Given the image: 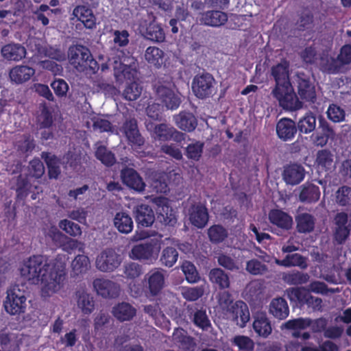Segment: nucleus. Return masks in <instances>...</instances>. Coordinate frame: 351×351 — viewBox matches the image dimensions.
Wrapping results in <instances>:
<instances>
[{
	"label": "nucleus",
	"instance_id": "nucleus-4",
	"mask_svg": "<svg viewBox=\"0 0 351 351\" xmlns=\"http://www.w3.org/2000/svg\"><path fill=\"white\" fill-rule=\"evenodd\" d=\"M192 90L199 99H206L216 93V81L209 73L196 75L192 82Z\"/></svg>",
	"mask_w": 351,
	"mask_h": 351
},
{
	"label": "nucleus",
	"instance_id": "nucleus-60",
	"mask_svg": "<svg viewBox=\"0 0 351 351\" xmlns=\"http://www.w3.org/2000/svg\"><path fill=\"white\" fill-rule=\"evenodd\" d=\"M335 201L339 206H345L351 202V187L343 186L335 193Z\"/></svg>",
	"mask_w": 351,
	"mask_h": 351
},
{
	"label": "nucleus",
	"instance_id": "nucleus-45",
	"mask_svg": "<svg viewBox=\"0 0 351 351\" xmlns=\"http://www.w3.org/2000/svg\"><path fill=\"white\" fill-rule=\"evenodd\" d=\"M142 86L136 81L128 83L123 90L122 96L128 101H136L141 95Z\"/></svg>",
	"mask_w": 351,
	"mask_h": 351
},
{
	"label": "nucleus",
	"instance_id": "nucleus-20",
	"mask_svg": "<svg viewBox=\"0 0 351 351\" xmlns=\"http://www.w3.org/2000/svg\"><path fill=\"white\" fill-rule=\"evenodd\" d=\"M176 125L181 130L191 132L197 125V120L194 114L189 111H181L173 117Z\"/></svg>",
	"mask_w": 351,
	"mask_h": 351
},
{
	"label": "nucleus",
	"instance_id": "nucleus-49",
	"mask_svg": "<svg viewBox=\"0 0 351 351\" xmlns=\"http://www.w3.org/2000/svg\"><path fill=\"white\" fill-rule=\"evenodd\" d=\"M178 256V252L175 247H167L162 251L160 261L162 265L171 267L177 262Z\"/></svg>",
	"mask_w": 351,
	"mask_h": 351
},
{
	"label": "nucleus",
	"instance_id": "nucleus-58",
	"mask_svg": "<svg viewBox=\"0 0 351 351\" xmlns=\"http://www.w3.org/2000/svg\"><path fill=\"white\" fill-rule=\"evenodd\" d=\"M343 72H346L351 64V45L343 46L337 56Z\"/></svg>",
	"mask_w": 351,
	"mask_h": 351
},
{
	"label": "nucleus",
	"instance_id": "nucleus-24",
	"mask_svg": "<svg viewBox=\"0 0 351 351\" xmlns=\"http://www.w3.org/2000/svg\"><path fill=\"white\" fill-rule=\"evenodd\" d=\"M189 212V219L193 225L198 228H202L207 224L208 213L206 208L203 204H193Z\"/></svg>",
	"mask_w": 351,
	"mask_h": 351
},
{
	"label": "nucleus",
	"instance_id": "nucleus-13",
	"mask_svg": "<svg viewBox=\"0 0 351 351\" xmlns=\"http://www.w3.org/2000/svg\"><path fill=\"white\" fill-rule=\"evenodd\" d=\"M271 75L276 83L273 89H284L291 86L289 78V63L287 60H282L273 66L271 69Z\"/></svg>",
	"mask_w": 351,
	"mask_h": 351
},
{
	"label": "nucleus",
	"instance_id": "nucleus-17",
	"mask_svg": "<svg viewBox=\"0 0 351 351\" xmlns=\"http://www.w3.org/2000/svg\"><path fill=\"white\" fill-rule=\"evenodd\" d=\"M306 171L304 167L296 163L284 167L282 178L287 184L297 185L304 178Z\"/></svg>",
	"mask_w": 351,
	"mask_h": 351
},
{
	"label": "nucleus",
	"instance_id": "nucleus-57",
	"mask_svg": "<svg viewBox=\"0 0 351 351\" xmlns=\"http://www.w3.org/2000/svg\"><path fill=\"white\" fill-rule=\"evenodd\" d=\"M181 269L186 280L189 283H195L199 280L200 277L196 267L191 262L188 261H184L181 265Z\"/></svg>",
	"mask_w": 351,
	"mask_h": 351
},
{
	"label": "nucleus",
	"instance_id": "nucleus-28",
	"mask_svg": "<svg viewBox=\"0 0 351 351\" xmlns=\"http://www.w3.org/2000/svg\"><path fill=\"white\" fill-rule=\"evenodd\" d=\"M253 328L261 337L267 338L272 331L271 322L265 313H257L254 316Z\"/></svg>",
	"mask_w": 351,
	"mask_h": 351
},
{
	"label": "nucleus",
	"instance_id": "nucleus-33",
	"mask_svg": "<svg viewBox=\"0 0 351 351\" xmlns=\"http://www.w3.org/2000/svg\"><path fill=\"white\" fill-rule=\"evenodd\" d=\"M12 188L16 190V197L19 199H25L31 187L26 175L20 174L11 180Z\"/></svg>",
	"mask_w": 351,
	"mask_h": 351
},
{
	"label": "nucleus",
	"instance_id": "nucleus-42",
	"mask_svg": "<svg viewBox=\"0 0 351 351\" xmlns=\"http://www.w3.org/2000/svg\"><path fill=\"white\" fill-rule=\"evenodd\" d=\"M145 38L150 40L153 42H162L165 40V34L164 30L159 24L155 21L151 22L144 32Z\"/></svg>",
	"mask_w": 351,
	"mask_h": 351
},
{
	"label": "nucleus",
	"instance_id": "nucleus-39",
	"mask_svg": "<svg viewBox=\"0 0 351 351\" xmlns=\"http://www.w3.org/2000/svg\"><path fill=\"white\" fill-rule=\"evenodd\" d=\"M297 230L300 233H309L313 231L315 218L309 213H300L295 217Z\"/></svg>",
	"mask_w": 351,
	"mask_h": 351
},
{
	"label": "nucleus",
	"instance_id": "nucleus-12",
	"mask_svg": "<svg viewBox=\"0 0 351 351\" xmlns=\"http://www.w3.org/2000/svg\"><path fill=\"white\" fill-rule=\"evenodd\" d=\"M156 243L147 242L133 246L130 252V258L140 261L152 262L156 259L158 253Z\"/></svg>",
	"mask_w": 351,
	"mask_h": 351
},
{
	"label": "nucleus",
	"instance_id": "nucleus-7",
	"mask_svg": "<svg viewBox=\"0 0 351 351\" xmlns=\"http://www.w3.org/2000/svg\"><path fill=\"white\" fill-rule=\"evenodd\" d=\"M156 101L165 106L167 109H177L181 102V97L176 94L171 89L160 83H156L154 86Z\"/></svg>",
	"mask_w": 351,
	"mask_h": 351
},
{
	"label": "nucleus",
	"instance_id": "nucleus-32",
	"mask_svg": "<svg viewBox=\"0 0 351 351\" xmlns=\"http://www.w3.org/2000/svg\"><path fill=\"white\" fill-rule=\"evenodd\" d=\"M114 317L120 322L130 321L136 315V310L128 302H121L115 305L112 311Z\"/></svg>",
	"mask_w": 351,
	"mask_h": 351
},
{
	"label": "nucleus",
	"instance_id": "nucleus-23",
	"mask_svg": "<svg viewBox=\"0 0 351 351\" xmlns=\"http://www.w3.org/2000/svg\"><path fill=\"white\" fill-rule=\"evenodd\" d=\"M134 215L138 224L144 227L152 225L155 216L152 208L147 204H141L133 209Z\"/></svg>",
	"mask_w": 351,
	"mask_h": 351
},
{
	"label": "nucleus",
	"instance_id": "nucleus-18",
	"mask_svg": "<svg viewBox=\"0 0 351 351\" xmlns=\"http://www.w3.org/2000/svg\"><path fill=\"white\" fill-rule=\"evenodd\" d=\"M317 66L322 72L328 74L343 73L337 58L329 54L328 51H322L319 55Z\"/></svg>",
	"mask_w": 351,
	"mask_h": 351
},
{
	"label": "nucleus",
	"instance_id": "nucleus-40",
	"mask_svg": "<svg viewBox=\"0 0 351 351\" xmlns=\"http://www.w3.org/2000/svg\"><path fill=\"white\" fill-rule=\"evenodd\" d=\"M307 258L300 254H287L282 260H276L278 265L286 267H299L301 269H306L308 267Z\"/></svg>",
	"mask_w": 351,
	"mask_h": 351
},
{
	"label": "nucleus",
	"instance_id": "nucleus-5",
	"mask_svg": "<svg viewBox=\"0 0 351 351\" xmlns=\"http://www.w3.org/2000/svg\"><path fill=\"white\" fill-rule=\"evenodd\" d=\"M122 261L121 255L115 250L106 248L97 256L95 267L101 272H112L121 265Z\"/></svg>",
	"mask_w": 351,
	"mask_h": 351
},
{
	"label": "nucleus",
	"instance_id": "nucleus-34",
	"mask_svg": "<svg viewBox=\"0 0 351 351\" xmlns=\"http://www.w3.org/2000/svg\"><path fill=\"white\" fill-rule=\"evenodd\" d=\"M95 156L97 160L107 167L112 166L116 158L114 154L109 150L101 142L98 141L94 145Z\"/></svg>",
	"mask_w": 351,
	"mask_h": 351
},
{
	"label": "nucleus",
	"instance_id": "nucleus-35",
	"mask_svg": "<svg viewBox=\"0 0 351 351\" xmlns=\"http://www.w3.org/2000/svg\"><path fill=\"white\" fill-rule=\"evenodd\" d=\"M300 189L299 199L302 202L312 203L319 199L320 191L317 186L306 183L302 185Z\"/></svg>",
	"mask_w": 351,
	"mask_h": 351
},
{
	"label": "nucleus",
	"instance_id": "nucleus-19",
	"mask_svg": "<svg viewBox=\"0 0 351 351\" xmlns=\"http://www.w3.org/2000/svg\"><path fill=\"white\" fill-rule=\"evenodd\" d=\"M75 300L77 306L85 315L90 314L95 309L93 297L84 289H79L75 293Z\"/></svg>",
	"mask_w": 351,
	"mask_h": 351
},
{
	"label": "nucleus",
	"instance_id": "nucleus-62",
	"mask_svg": "<svg viewBox=\"0 0 351 351\" xmlns=\"http://www.w3.org/2000/svg\"><path fill=\"white\" fill-rule=\"evenodd\" d=\"M297 28L300 31L309 29L313 27V16L309 10H304L301 14L297 23Z\"/></svg>",
	"mask_w": 351,
	"mask_h": 351
},
{
	"label": "nucleus",
	"instance_id": "nucleus-14",
	"mask_svg": "<svg viewBox=\"0 0 351 351\" xmlns=\"http://www.w3.org/2000/svg\"><path fill=\"white\" fill-rule=\"evenodd\" d=\"M226 315L241 328L245 327L250 318L247 305L241 300L235 302Z\"/></svg>",
	"mask_w": 351,
	"mask_h": 351
},
{
	"label": "nucleus",
	"instance_id": "nucleus-26",
	"mask_svg": "<svg viewBox=\"0 0 351 351\" xmlns=\"http://www.w3.org/2000/svg\"><path fill=\"white\" fill-rule=\"evenodd\" d=\"M2 56L12 61H20L26 56L25 48L19 43H10L3 46L1 49Z\"/></svg>",
	"mask_w": 351,
	"mask_h": 351
},
{
	"label": "nucleus",
	"instance_id": "nucleus-43",
	"mask_svg": "<svg viewBox=\"0 0 351 351\" xmlns=\"http://www.w3.org/2000/svg\"><path fill=\"white\" fill-rule=\"evenodd\" d=\"M114 76L118 82H123V80L136 81L138 78V66L114 68Z\"/></svg>",
	"mask_w": 351,
	"mask_h": 351
},
{
	"label": "nucleus",
	"instance_id": "nucleus-51",
	"mask_svg": "<svg viewBox=\"0 0 351 351\" xmlns=\"http://www.w3.org/2000/svg\"><path fill=\"white\" fill-rule=\"evenodd\" d=\"M204 143L201 141H196L187 145L185 148V155L187 158L195 161H198L203 153Z\"/></svg>",
	"mask_w": 351,
	"mask_h": 351
},
{
	"label": "nucleus",
	"instance_id": "nucleus-37",
	"mask_svg": "<svg viewBox=\"0 0 351 351\" xmlns=\"http://www.w3.org/2000/svg\"><path fill=\"white\" fill-rule=\"evenodd\" d=\"M114 227L119 232L128 234L132 231L133 221L128 213L124 211L117 213L113 219Z\"/></svg>",
	"mask_w": 351,
	"mask_h": 351
},
{
	"label": "nucleus",
	"instance_id": "nucleus-6",
	"mask_svg": "<svg viewBox=\"0 0 351 351\" xmlns=\"http://www.w3.org/2000/svg\"><path fill=\"white\" fill-rule=\"evenodd\" d=\"M271 94L286 110L295 111L302 108V102L298 99L292 85L284 89H272Z\"/></svg>",
	"mask_w": 351,
	"mask_h": 351
},
{
	"label": "nucleus",
	"instance_id": "nucleus-52",
	"mask_svg": "<svg viewBox=\"0 0 351 351\" xmlns=\"http://www.w3.org/2000/svg\"><path fill=\"white\" fill-rule=\"evenodd\" d=\"M53 118L50 110L43 105L40 109V113L37 117V125L39 128L49 129L53 124Z\"/></svg>",
	"mask_w": 351,
	"mask_h": 351
},
{
	"label": "nucleus",
	"instance_id": "nucleus-48",
	"mask_svg": "<svg viewBox=\"0 0 351 351\" xmlns=\"http://www.w3.org/2000/svg\"><path fill=\"white\" fill-rule=\"evenodd\" d=\"M210 241L213 243L223 242L228 235L227 230L221 225H213L208 230Z\"/></svg>",
	"mask_w": 351,
	"mask_h": 351
},
{
	"label": "nucleus",
	"instance_id": "nucleus-64",
	"mask_svg": "<svg viewBox=\"0 0 351 351\" xmlns=\"http://www.w3.org/2000/svg\"><path fill=\"white\" fill-rule=\"evenodd\" d=\"M204 291L202 287H186L182 288V295L188 301H195L203 295Z\"/></svg>",
	"mask_w": 351,
	"mask_h": 351
},
{
	"label": "nucleus",
	"instance_id": "nucleus-15",
	"mask_svg": "<svg viewBox=\"0 0 351 351\" xmlns=\"http://www.w3.org/2000/svg\"><path fill=\"white\" fill-rule=\"evenodd\" d=\"M93 287L97 293L104 298H117L120 292V285L108 279L97 278L94 280Z\"/></svg>",
	"mask_w": 351,
	"mask_h": 351
},
{
	"label": "nucleus",
	"instance_id": "nucleus-3",
	"mask_svg": "<svg viewBox=\"0 0 351 351\" xmlns=\"http://www.w3.org/2000/svg\"><path fill=\"white\" fill-rule=\"evenodd\" d=\"M26 300L24 285H14L7 291L3 304L5 310L14 315L24 313L27 306Z\"/></svg>",
	"mask_w": 351,
	"mask_h": 351
},
{
	"label": "nucleus",
	"instance_id": "nucleus-53",
	"mask_svg": "<svg viewBox=\"0 0 351 351\" xmlns=\"http://www.w3.org/2000/svg\"><path fill=\"white\" fill-rule=\"evenodd\" d=\"M71 266L76 275L84 274L90 268L89 258L83 254L78 255L72 261Z\"/></svg>",
	"mask_w": 351,
	"mask_h": 351
},
{
	"label": "nucleus",
	"instance_id": "nucleus-11",
	"mask_svg": "<svg viewBox=\"0 0 351 351\" xmlns=\"http://www.w3.org/2000/svg\"><path fill=\"white\" fill-rule=\"evenodd\" d=\"M298 93L300 98L306 101L314 103L316 100V93L314 84L308 75L304 73L295 75Z\"/></svg>",
	"mask_w": 351,
	"mask_h": 351
},
{
	"label": "nucleus",
	"instance_id": "nucleus-2",
	"mask_svg": "<svg viewBox=\"0 0 351 351\" xmlns=\"http://www.w3.org/2000/svg\"><path fill=\"white\" fill-rule=\"evenodd\" d=\"M51 260L45 256L30 257L24 262L20 271L21 276L32 284H38L50 267Z\"/></svg>",
	"mask_w": 351,
	"mask_h": 351
},
{
	"label": "nucleus",
	"instance_id": "nucleus-44",
	"mask_svg": "<svg viewBox=\"0 0 351 351\" xmlns=\"http://www.w3.org/2000/svg\"><path fill=\"white\" fill-rule=\"evenodd\" d=\"M210 280L217 284L220 289H226L230 286L228 275L221 268L212 269L208 274Z\"/></svg>",
	"mask_w": 351,
	"mask_h": 351
},
{
	"label": "nucleus",
	"instance_id": "nucleus-25",
	"mask_svg": "<svg viewBox=\"0 0 351 351\" xmlns=\"http://www.w3.org/2000/svg\"><path fill=\"white\" fill-rule=\"evenodd\" d=\"M35 70L27 65H17L13 67L9 73L10 80L19 84L30 80L34 75Z\"/></svg>",
	"mask_w": 351,
	"mask_h": 351
},
{
	"label": "nucleus",
	"instance_id": "nucleus-29",
	"mask_svg": "<svg viewBox=\"0 0 351 351\" xmlns=\"http://www.w3.org/2000/svg\"><path fill=\"white\" fill-rule=\"evenodd\" d=\"M147 280L148 288L152 295H156L163 288L165 276L160 270H153L145 276Z\"/></svg>",
	"mask_w": 351,
	"mask_h": 351
},
{
	"label": "nucleus",
	"instance_id": "nucleus-22",
	"mask_svg": "<svg viewBox=\"0 0 351 351\" xmlns=\"http://www.w3.org/2000/svg\"><path fill=\"white\" fill-rule=\"evenodd\" d=\"M228 21L226 13L219 10H209L201 14V24L211 27H220Z\"/></svg>",
	"mask_w": 351,
	"mask_h": 351
},
{
	"label": "nucleus",
	"instance_id": "nucleus-21",
	"mask_svg": "<svg viewBox=\"0 0 351 351\" xmlns=\"http://www.w3.org/2000/svg\"><path fill=\"white\" fill-rule=\"evenodd\" d=\"M297 130V124L289 118L280 119L276 125L278 136L285 141L291 140L296 134Z\"/></svg>",
	"mask_w": 351,
	"mask_h": 351
},
{
	"label": "nucleus",
	"instance_id": "nucleus-41",
	"mask_svg": "<svg viewBox=\"0 0 351 351\" xmlns=\"http://www.w3.org/2000/svg\"><path fill=\"white\" fill-rule=\"evenodd\" d=\"M316 117L311 112L306 113L305 115L301 117L297 123V128L298 130L304 134H308L314 132L316 128Z\"/></svg>",
	"mask_w": 351,
	"mask_h": 351
},
{
	"label": "nucleus",
	"instance_id": "nucleus-56",
	"mask_svg": "<svg viewBox=\"0 0 351 351\" xmlns=\"http://www.w3.org/2000/svg\"><path fill=\"white\" fill-rule=\"evenodd\" d=\"M193 322L195 326L204 330H208L211 327L210 321L205 309H197L194 312Z\"/></svg>",
	"mask_w": 351,
	"mask_h": 351
},
{
	"label": "nucleus",
	"instance_id": "nucleus-50",
	"mask_svg": "<svg viewBox=\"0 0 351 351\" xmlns=\"http://www.w3.org/2000/svg\"><path fill=\"white\" fill-rule=\"evenodd\" d=\"M123 271L125 278L134 280L143 274V269L142 265L137 263L129 262L124 264Z\"/></svg>",
	"mask_w": 351,
	"mask_h": 351
},
{
	"label": "nucleus",
	"instance_id": "nucleus-47",
	"mask_svg": "<svg viewBox=\"0 0 351 351\" xmlns=\"http://www.w3.org/2000/svg\"><path fill=\"white\" fill-rule=\"evenodd\" d=\"M310 276L306 273L300 271H292L285 274L282 280L287 284L291 285H300L306 283L309 280Z\"/></svg>",
	"mask_w": 351,
	"mask_h": 351
},
{
	"label": "nucleus",
	"instance_id": "nucleus-38",
	"mask_svg": "<svg viewBox=\"0 0 351 351\" xmlns=\"http://www.w3.org/2000/svg\"><path fill=\"white\" fill-rule=\"evenodd\" d=\"M41 158L45 160L47 168L48 173L50 178H58L60 175V160L54 154L49 152H43Z\"/></svg>",
	"mask_w": 351,
	"mask_h": 351
},
{
	"label": "nucleus",
	"instance_id": "nucleus-59",
	"mask_svg": "<svg viewBox=\"0 0 351 351\" xmlns=\"http://www.w3.org/2000/svg\"><path fill=\"white\" fill-rule=\"evenodd\" d=\"M233 345L238 347L239 351H252L254 343L250 337L244 335H237L232 340Z\"/></svg>",
	"mask_w": 351,
	"mask_h": 351
},
{
	"label": "nucleus",
	"instance_id": "nucleus-54",
	"mask_svg": "<svg viewBox=\"0 0 351 351\" xmlns=\"http://www.w3.org/2000/svg\"><path fill=\"white\" fill-rule=\"evenodd\" d=\"M163 51L156 47H148L145 53V60L151 64L160 66L162 64Z\"/></svg>",
	"mask_w": 351,
	"mask_h": 351
},
{
	"label": "nucleus",
	"instance_id": "nucleus-9",
	"mask_svg": "<svg viewBox=\"0 0 351 351\" xmlns=\"http://www.w3.org/2000/svg\"><path fill=\"white\" fill-rule=\"evenodd\" d=\"M88 58H90V51L83 45H76L69 48V62L79 72L86 71V64H87Z\"/></svg>",
	"mask_w": 351,
	"mask_h": 351
},
{
	"label": "nucleus",
	"instance_id": "nucleus-36",
	"mask_svg": "<svg viewBox=\"0 0 351 351\" xmlns=\"http://www.w3.org/2000/svg\"><path fill=\"white\" fill-rule=\"evenodd\" d=\"M269 313L279 319L287 318L289 313L287 301L282 298H274L269 304Z\"/></svg>",
	"mask_w": 351,
	"mask_h": 351
},
{
	"label": "nucleus",
	"instance_id": "nucleus-8",
	"mask_svg": "<svg viewBox=\"0 0 351 351\" xmlns=\"http://www.w3.org/2000/svg\"><path fill=\"white\" fill-rule=\"evenodd\" d=\"M328 324L326 319L321 317L316 319H311L310 318H297L290 319L285 322L281 328L285 329H306L307 327H311L314 332H319L324 330Z\"/></svg>",
	"mask_w": 351,
	"mask_h": 351
},
{
	"label": "nucleus",
	"instance_id": "nucleus-10",
	"mask_svg": "<svg viewBox=\"0 0 351 351\" xmlns=\"http://www.w3.org/2000/svg\"><path fill=\"white\" fill-rule=\"evenodd\" d=\"M334 241L338 245H342L347 240L351 230L348 214L343 212L338 213L334 217Z\"/></svg>",
	"mask_w": 351,
	"mask_h": 351
},
{
	"label": "nucleus",
	"instance_id": "nucleus-27",
	"mask_svg": "<svg viewBox=\"0 0 351 351\" xmlns=\"http://www.w3.org/2000/svg\"><path fill=\"white\" fill-rule=\"evenodd\" d=\"M73 15L80 21L88 29H93L96 26V18L91 9L85 5H78L73 10Z\"/></svg>",
	"mask_w": 351,
	"mask_h": 351
},
{
	"label": "nucleus",
	"instance_id": "nucleus-63",
	"mask_svg": "<svg viewBox=\"0 0 351 351\" xmlns=\"http://www.w3.org/2000/svg\"><path fill=\"white\" fill-rule=\"evenodd\" d=\"M173 127L165 123H160L154 127V134L160 141H167L171 140V134Z\"/></svg>",
	"mask_w": 351,
	"mask_h": 351
},
{
	"label": "nucleus",
	"instance_id": "nucleus-55",
	"mask_svg": "<svg viewBox=\"0 0 351 351\" xmlns=\"http://www.w3.org/2000/svg\"><path fill=\"white\" fill-rule=\"evenodd\" d=\"M245 269L252 275L262 276L268 271V267L259 260L252 258L246 263Z\"/></svg>",
	"mask_w": 351,
	"mask_h": 351
},
{
	"label": "nucleus",
	"instance_id": "nucleus-30",
	"mask_svg": "<svg viewBox=\"0 0 351 351\" xmlns=\"http://www.w3.org/2000/svg\"><path fill=\"white\" fill-rule=\"evenodd\" d=\"M270 222L278 227L289 230L293 226V219L287 213L280 210H272L269 213Z\"/></svg>",
	"mask_w": 351,
	"mask_h": 351
},
{
	"label": "nucleus",
	"instance_id": "nucleus-31",
	"mask_svg": "<svg viewBox=\"0 0 351 351\" xmlns=\"http://www.w3.org/2000/svg\"><path fill=\"white\" fill-rule=\"evenodd\" d=\"M172 339L179 348L184 350H193L196 346L193 338L189 336L186 331L182 328L175 329Z\"/></svg>",
	"mask_w": 351,
	"mask_h": 351
},
{
	"label": "nucleus",
	"instance_id": "nucleus-61",
	"mask_svg": "<svg viewBox=\"0 0 351 351\" xmlns=\"http://www.w3.org/2000/svg\"><path fill=\"white\" fill-rule=\"evenodd\" d=\"M326 113L328 118L334 123H339L345 120V110L336 104H330Z\"/></svg>",
	"mask_w": 351,
	"mask_h": 351
},
{
	"label": "nucleus",
	"instance_id": "nucleus-16",
	"mask_svg": "<svg viewBox=\"0 0 351 351\" xmlns=\"http://www.w3.org/2000/svg\"><path fill=\"white\" fill-rule=\"evenodd\" d=\"M121 178L123 182L132 189L138 192H143L145 188V183L138 173L132 168L124 167L121 171Z\"/></svg>",
	"mask_w": 351,
	"mask_h": 351
},
{
	"label": "nucleus",
	"instance_id": "nucleus-1",
	"mask_svg": "<svg viewBox=\"0 0 351 351\" xmlns=\"http://www.w3.org/2000/svg\"><path fill=\"white\" fill-rule=\"evenodd\" d=\"M66 278V263L64 257L58 255L51 260L48 271L41 278V295L44 298L52 296L64 286Z\"/></svg>",
	"mask_w": 351,
	"mask_h": 351
},
{
	"label": "nucleus",
	"instance_id": "nucleus-46",
	"mask_svg": "<svg viewBox=\"0 0 351 351\" xmlns=\"http://www.w3.org/2000/svg\"><path fill=\"white\" fill-rule=\"evenodd\" d=\"M158 219L165 226H173L177 222L173 209L166 205L159 208Z\"/></svg>",
	"mask_w": 351,
	"mask_h": 351
}]
</instances>
